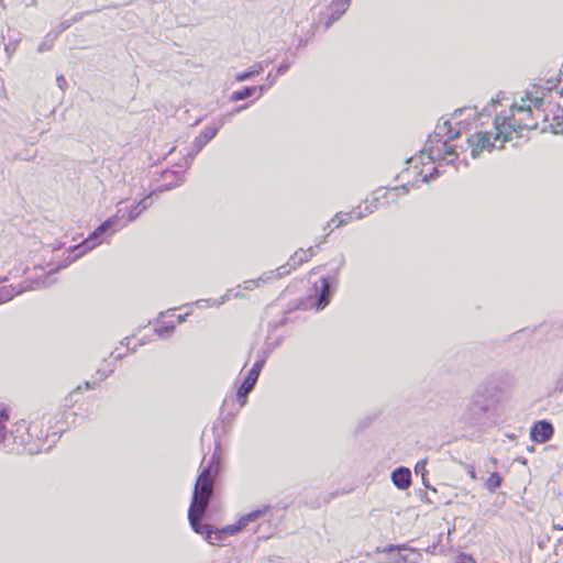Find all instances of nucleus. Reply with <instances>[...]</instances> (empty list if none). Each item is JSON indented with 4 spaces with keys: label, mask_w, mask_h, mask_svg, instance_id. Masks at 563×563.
<instances>
[{
    "label": "nucleus",
    "mask_w": 563,
    "mask_h": 563,
    "mask_svg": "<svg viewBox=\"0 0 563 563\" xmlns=\"http://www.w3.org/2000/svg\"><path fill=\"white\" fill-rule=\"evenodd\" d=\"M376 209H377V205L372 202L371 206H365L364 210L362 209V207H357L350 213L343 214L342 212H339L334 216L332 221L333 222L338 221L336 228H340V227L344 225L345 223H347V221L353 216H355V219L360 220V219L364 218L366 214L374 212Z\"/></svg>",
    "instance_id": "nucleus-10"
},
{
    "label": "nucleus",
    "mask_w": 563,
    "mask_h": 563,
    "mask_svg": "<svg viewBox=\"0 0 563 563\" xmlns=\"http://www.w3.org/2000/svg\"><path fill=\"white\" fill-rule=\"evenodd\" d=\"M174 330H175V325H169V327H164L162 329H157L156 333L158 336H164L165 333L167 335H169Z\"/></svg>",
    "instance_id": "nucleus-23"
},
{
    "label": "nucleus",
    "mask_w": 563,
    "mask_h": 563,
    "mask_svg": "<svg viewBox=\"0 0 563 563\" xmlns=\"http://www.w3.org/2000/svg\"><path fill=\"white\" fill-rule=\"evenodd\" d=\"M461 563H476V562L472 556L464 555Z\"/></svg>",
    "instance_id": "nucleus-29"
},
{
    "label": "nucleus",
    "mask_w": 563,
    "mask_h": 563,
    "mask_svg": "<svg viewBox=\"0 0 563 563\" xmlns=\"http://www.w3.org/2000/svg\"><path fill=\"white\" fill-rule=\"evenodd\" d=\"M122 212V209H119L118 213L108 220H106L103 223H101L90 235L82 241L80 244L69 247V253H76L73 257H67L64 265H59L56 268L51 269L48 273H45L42 267H38L37 269L43 272L44 278L41 276H36L35 279L32 280V283L24 282L23 284L19 285V287H8L3 288L0 292V303L7 302L11 300L16 295H20L26 290H33L38 288H45L51 286L54 280H49V276L56 272H58L62 267H66L68 264L73 263L75 260L82 256L88 251H91L97 245L101 243V240H99V236L107 232L111 227L114 225L117 220L120 218V213Z\"/></svg>",
    "instance_id": "nucleus-3"
},
{
    "label": "nucleus",
    "mask_w": 563,
    "mask_h": 563,
    "mask_svg": "<svg viewBox=\"0 0 563 563\" xmlns=\"http://www.w3.org/2000/svg\"><path fill=\"white\" fill-rule=\"evenodd\" d=\"M223 301H224V298L222 297V298H221V301H217V302H214V305H216V306H220Z\"/></svg>",
    "instance_id": "nucleus-33"
},
{
    "label": "nucleus",
    "mask_w": 563,
    "mask_h": 563,
    "mask_svg": "<svg viewBox=\"0 0 563 563\" xmlns=\"http://www.w3.org/2000/svg\"><path fill=\"white\" fill-rule=\"evenodd\" d=\"M462 112H463V109H459V110H456V111L454 112V114H455V115H456V114H461Z\"/></svg>",
    "instance_id": "nucleus-35"
},
{
    "label": "nucleus",
    "mask_w": 563,
    "mask_h": 563,
    "mask_svg": "<svg viewBox=\"0 0 563 563\" xmlns=\"http://www.w3.org/2000/svg\"><path fill=\"white\" fill-rule=\"evenodd\" d=\"M86 388H93V386H90V383L89 382H86Z\"/></svg>",
    "instance_id": "nucleus-36"
},
{
    "label": "nucleus",
    "mask_w": 563,
    "mask_h": 563,
    "mask_svg": "<svg viewBox=\"0 0 563 563\" xmlns=\"http://www.w3.org/2000/svg\"><path fill=\"white\" fill-rule=\"evenodd\" d=\"M420 468H422V461H418L416 464V473L418 474Z\"/></svg>",
    "instance_id": "nucleus-32"
},
{
    "label": "nucleus",
    "mask_w": 563,
    "mask_h": 563,
    "mask_svg": "<svg viewBox=\"0 0 563 563\" xmlns=\"http://www.w3.org/2000/svg\"><path fill=\"white\" fill-rule=\"evenodd\" d=\"M330 286V279L327 277L320 279V285L314 284V295L318 297L316 303L317 310L323 309L329 303Z\"/></svg>",
    "instance_id": "nucleus-11"
},
{
    "label": "nucleus",
    "mask_w": 563,
    "mask_h": 563,
    "mask_svg": "<svg viewBox=\"0 0 563 563\" xmlns=\"http://www.w3.org/2000/svg\"><path fill=\"white\" fill-rule=\"evenodd\" d=\"M289 67H290V64H289V63H287V62H286V63H283V64L278 67V69H277V75H284L285 73H287V71H288Z\"/></svg>",
    "instance_id": "nucleus-25"
},
{
    "label": "nucleus",
    "mask_w": 563,
    "mask_h": 563,
    "mask_svg": "<svg viewBox=\"0 0 563 563\" xmlns=\"http://www.w3.org/2000/svg\"><path fill=\"white\" fill-rule=\"evenodd\" d=\"M9 419L8 410L5 407L0 406V431L4 430L3 422Z\"/></svg>",
    "instance_id": "nucleus-21"
},
{
    "label": "nucleus",
    "mask_w": 563,
    "mask_h": 563,
    "mask_svg": "<svg viewBox=\"0 0 563 563\" xmlns=\"http://www.w3.org/2000/svg\"><path fill=\"white\" fill-rule=\"evenodd\" d=\"M257 87H246L240 91H235L232 95V100L240 101L250 98L255 91Z\"/></svg>",
    "instance_id": "nucleus-18"
},
{
    "label": "nucleus",
    "mask_w": 563,
    "mask_h": 563,
    "mask_svg": "<svg viewBox=\"0 0 563 563\" xmlns=\"http://www.w3.org/2000/svg\"><path fill=\"white\" fill-rule=\"evenodd\" d=\"M147 199L148 197L144 198L136 206L129 210L126 222L135 221L145 210L148 209L151 202H147Z\"/></svg>",
    "instance_id": "nucleus-15"
},
{
    "label": "nucleus",
    "mask_w": 563,
    "mask_h": 563,
    "mask_svg": "<svg viewBox=\"0 0 563 563\" xmlns=\"http://www.w3.org/2000/svg\"><path fill=\"white\" fill-rule=\"evenodd\" d=\"M219 471V457L213 454L208 465L199 474L194 489L191 505L188 510V519L192 530L199 534H205L206 540L216 544L222 541L227 536H233L246 528L249 523L258 521L265 514L266 508L254 510L240 518L236 525H230L221 530H213L211 526L200 523L209 500L213 494L214 477Z\"/></svg>",
    "instance_id": "nucleus-1"
},
{
    "label": "nucleus",
    "mask_w": 563,
    "mask_h": 563,
    "mask_svg": "<svg viewBox=\"0 0 563 563\" xmlns=\"http://www.w3.org/2000/svg\"><path fill=\"white\" fill-rule=\"evenodd\" d=\"M255 286H257V280H247V282H245V288L246 289H252Z\"/></svg>",
    "instance_id": "nucleus-28"
},
{
    "label": "nucleus",
    "mask_w": 563,
    "mask_h": 563,
    "mask_svg": "<svg viewBox=\"0 0 563 563\" xmlns=\"http://www.w3.org/2000/svg\"><path fill=\"white\" fill-rule=\"evenodd\" d=\"M526 99L521 98V103H514L510 108V117L496 115L494 120L495 132L481 131L468 139L473 146L472 156L477 157L483 150L492 151L496 147L495 142L501 144L511 140V131L519 132L523 129L532 130L538 126L540 115L532 111L531 104H526Z\"/></svg>",
    "instance_id": "nucleus-2"
},
{
    "label": "nucleus",
    "mask_w": 563,
    "mask_h": 563,
    "mask_svg": "<svg viewBox=\"0 0 563 563\" xmlns=\"http://www.w3.org/2000/svg\"><path fill=\"white\" fill-rule=\"evenodd\" d=\"M553 432H554V430H553L552 424L545 420H542V421L536 422L532 426V428L530 430V435L534 442L544 443L552 438Z\"/></svg>",
    "instance_id": "nucleus-8"
},
{
    "label": "nucleus",
    "mask_w": 563,
    "mask_h": 563,
    "mask_svg": "<svg viewBox=\"0 0 563 563\" xmlns=\"http://www.w3.org/2000/svg\"><path fill=\"white\" fill-rule=\"evenodd\" d=\"M460 135V130L453 128L449 120L439 122L433 134L429 135L424 143V156L430 161L444 159L453 162L455 154V145L452 141Z\"/></svg>",
    "instance_id": "nucleus-4"
},
{
    "label": "nucleus",
    "mask_w": 563,
    "mask_h": 563,
    "mask_svg": "<svg viewBox=\"0 0 563 563\" xmlns=\"http://www.w3.org/2000/svg\"><path fill=\"white\" fill-rule=\"evenodd\" d=\"M57 86L64 91L67 87V80L63 75L57 76L56 78Z\"/></svg>",
    "instance_id": "nucleus-24"
},
{
    "label": "nucleus",
    "mask_w": 563,
    "mask_h": 563,
    "mask_svg": "<svg viewBox=\"0 0 563 563\" xmlns=\"http://www.w3.org/2000/svg\"><path fill=\"white\" fill-rule=\"evenodd\" d=\"M527 101H526V104H531L532 106V111L534 113H537L538 115H540V118H545V113H544V110H543V106H544V98L543 97H532L530 93H527L525 97H523Z\"/></svg>",
    "instance_id": "nucleus-14"
},
{
    "label": "nucleus",
    "mask_w": 563,
    "mask_h": 563,
    "mask_svg": "<svg viewBox=\"0 0 563 563\" xmlns=\"http://www.w3.org/2000/svg\"><path fill=\"white\" fill-rule=\"evenodd\" d=\"M380 191H382L380 189H379V190H376V191H375V196H374L373 200H372V201H365V203H366L365 206H371V203H372V202H374V203H376V205L378 206V201H379V199H380V196H379L378 194H379ZM388 191H393V190H391V189H387V190H385V192L382 195V197H385V195H386V194H388Z\"/></svg>",
    "instance_id": "nucleus-22"
},
{
    "label": "nucleus",
    "mask_w": 563,
    "mask_h": 563,
    "mask_svg": "<svg viewBox=\"0 0 563 563\" xmlns=\"http://www.w3.org/2000/svg\"><path fill=\"white\" fill-rule=\"evenodd\" d=\"M429 178L434 179L435 178V174L433 172H431L429 175L424 174V177H423L424 183L428 181Z\"/></svg>",
    "instance_id": "nucleus-31"
},
{
    "label": "nucleus",
    "mask_w": 563,
    "mask_h": 563,
    "mask_svg": "<svg viewBox=\"0 0 563 563\" xmlns=\"http://www.w3.org/2000/svg\"><path fill=\"white\" fill-rule=\"evenodd\" d=\"M497 102H498V100L492 99V103H493V106H494L495 103H497Z\"/></svg>",
    "instance_id": "nucleus-37"
},
{
    "label": "nucleus",
    "mask_w": 563,
    "mask_h": 563,
    "mask_svg": "<svg viewBox=\"0 0 563 563\" xmlns=\"http://www.w3.org/2000/svg\"><path fill=\"white\" fill-rule=\"evenodd\" d=\"M410 162L419 163L416 158H410L407 161V163H410ZM409 175H410V168H406L397 176L398 180L404 181V184L401 186H398V187H395L391 189L397 196L407 194L410 190V188H415V189L420 188L417 177L421 175V172L419 170L418 164H416L413 166L415 180H411L409 178Z\"/></svg>",
    "instance_id": "nucleus-7"
},
{
    "label": "nucleus",
    "mask_w": 563,
    "mask_h": 563,
    "mask_svg": "<svg viewBox=\"0 0 563 563\" xmlns=\"http://www.w3.org/2000/svg\"><path fill=\"white\" fill-rule=\"evenodd\" d=\"M314 255L313 247H309L308 250H299L297 251L291 257L289 263L286 266H282L278 268L279 275L289 273V269H287V266H290L291 268H296L297 266L302 265L306 263L311 256Z\"/></svg>",
    "instance_id": "nucleus-12"
},
{
    "label": "nucleus",
    "mask_w": 563,
    "mask_h": 563,
    "mask_svg": "<svg viewBox=\"0 0 563 563\" xmlns=\"http://www.w3.org/2000/svg\"><path fill=\"white\" fill-rule=\"evenodd\" d=\"M263 71V65L261 63H256L251 68L244 73L238 74L235 76L236 81H244L251 79Z\"/></svg>",
    "instance_id": "nucleus-16"
},
{
    "label": "nucleus",
    "mask_w": 563,
    "mask_h": 563,
    "mask_svg": "<svg viewBox=\"0 0 563 563\" xmlns=\"http://www.w3.org/2000/svg\"><path fill=\"white\" fill-rule=\"evenodd\" d=\"M501 484V477L497 473H493L486 483V488L490 492H495Z\"/></svg>",
    "instance_id": "nucleus-19"
},
{
    "label": "nucleus",
    "mask_w": 563,
    "mask_h": 563,
    "mask_svg": "<svg viewBox=\"0 0 563 563\" xmlns=\"http://www.w3.org/2000/svg\"><path fill=\"white\" fill-rule=\"evenodd\" d=\"M391 481L399 489H407L411 484V472L407 467H397L391 473Z\"/></svg>",
    "instance_id": "nucleus-13"
},
{
    "label": "nucleus",
    "mask_w": 563,
    "mask_h": 563,
    "mask_svg": "<svg viewBox=\"0 0 563 563\" xmlns=\"http://www.w3.org/2000/svg\"><path fill=\"white\" fill-rule=\"evenodd\" d=\"M556 389L563 390V369L560 377L556 380Z\"/></svg>",
    "instance_id": "nucleus-27"
},
{
    "label": "nucleus",
    "mask_w": 563,
    "mask_h": 563,
    "mask_svg": "<svg viewBox=\"0 0 563 563\" xmlns=\"http://www.w3.org/2000/svg\"><path fill=\"white\" fill-rule=\"evenodd\" d=\"M263 365H264L263 360L257 361L253 365V367L250 369V372L245 376L242 385L238 389L236 396H238V399L241 401V405L245 404V398L253 390V388L258 379V376H260Z\"/></svg>",
    "instance_id": "nucleus-6"
},
{
    "label": "nucleus",
    "mask_w": 563,
    "mask_h": 563,
    "mask_svg": "<svg viewBox=\"0 0 563 563\" xmlns=\"http://www.w3.org/2000/svg\"><path fill=\"white\" fill-rule=\"evenodd\" d=\"M229 117L230 114L220 118L217 122H212L201 131V133L194 140L192 155L198 154L217 135L220 128Z\"/></svg>",
    "instance_id": "nucleus-5"
},
{
    "label": "nucleus",
    "mask_w": 563,
    "mask_h": 563,
    "mask_svg": "<svg viewBox=\"0 0 563 563\" xmlns=\"http://www.w3.org/2000/svg\"><path fill=\"white\" fill-rule=\"evenodd\" d=\"M57 40L56 33L49 32L45 35L43 42L38 45L37 52L44 53L51 51L54 46L55 41Z\"/></svg>",
    "instance_id": "nucleus-17"
},
{
    "label": "nucleus",
    "mask_w": 563,
    "mask_h": 563,
    "mask_svg": "<svg viewBox=\"0 0 563 563\" xmlns=\"http://www.w3.org/2000/svg\"><path fill=\"white\" fill-rule=\"evenodd\" d=\"M267 80L269 81L268 87H271L275 84L276 78L272 74H268Z\"/></svg>",
    "instance_id": "nucleus-30"
},
{
    "label": "nucleus",
    "mask_w": 563,
    "mask_h": 563,
    "mask_svg": "<svg viewBox=\"0 0 563 563\" xmlns=\"http://www.w3.org/2000/svg\"><path fill=\"white\" fill-rule=\"evenodd\" d=\"M351 0H335L332 1L328 7V16L325 20V29H329L334 22H336L349 9Z\"/></svg>",
    "instance_id": "nucleus-9"
},
{
    "label": "nucleus",
    "mask_w": 563,
    "mask_h": 563,
    "mask_svg": "<svg viewBox=\"0 0 563 563\" xmlns=\"http://www.w3.org/2000/svg\"><path fill=\"white\" fill-rule=\"evenodd\" d=\"M257 89H260V91L263 92L266 89V87L265 86H260V87H257Z\"/></svg>",
    "instance_id": "nucleus-34"
},
{
    "label": "nucleus",
    "mask_w": 563,
    "mask_h": 563,
    "mask_svg": "<svg viewBox=\"0 0 563 563\" xmlns=\"http://www.w3.org/2000/svg\"><path fill=\"white\" fill-rule=\"evenodd\" d=\"M466 472L472 479H476V472L473 465H466Z\"/></svg>",
    "instance_id": "nucleus-26"
},
{
    "label": "nucleus",
    "mask_w": 563,
    "mask_h": 563,
    "mask_svg": "<svg viewBox=\"0 0 563 563\" xmlns=\"http://www.w3.org/2000/svg\"><path fill=\"white\" fill-rule=\"evenodd\" d=\"M78 19L77 18H74L71 20H66V21H63L60 22L57 27L52 31L53 33H56V36L58 37V35L60 33H63L64 31L68 30L73 23H75Z\"/></svg>",
    "instance_id": "nucleus-20"
}]
</instances>
